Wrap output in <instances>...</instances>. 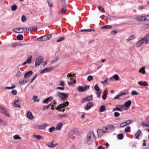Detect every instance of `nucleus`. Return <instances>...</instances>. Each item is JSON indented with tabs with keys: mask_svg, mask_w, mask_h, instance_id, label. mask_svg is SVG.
Returning <instances> with one entry per match:
<instances>
[{
	"mask_svg": "<svg viewBox=\"0 0 149 149\" xmlns=\"http://www.w3.org/2000/svg\"><path fill=\"white\" fill-rule=\"evenodd\" d=\"M96 139V137L93 131L89 132L87 134V141L89 144Z\"/></svg>",
	"mask_w": 149,
	"mask_h": 149,
	"instance_id": "f257e3e1",
	"label": "nucleus"
},
{
	"mask_svg": "<svg viewBox=\"0 0 149 149\" xmlns=\"http://www.w3.org/2000/svg\"><path fill=\"white\" fill-rule=\"evenodd\" d=\"M57 95L58 96L63 100H66L68 99V95L65 93L58 92L57 93Z\"/></svg>",
	"mask_w": 149,
	"mask_h": 149,
	"instance_id": "f03ea898",
	"label": "nucleus"
},
{
	"mask_svg": "<svg viewBox=\"0 0 149 149\" xmlns=\"http://www.w3.org/2000/svg\"><path fill=\"white\" fill-rule=\"evenodd\" d=\"M114 129V126L111 125H109L106 127H103V129H105L107 133L113 131Z\"/></svg>",
	"mask_w": 149,
	"mask_h": 149,
	"instance_id": "7ed1b4c3",
	"label": "nucleus"
},
{
	"mask_svg": "<svg viewBox=\"0 0 149 149\" xmlns=\"http://www.w3.org/2000/svg\"><path fill=\"white\" fill-rule=\"evenodd\" d=\"M69 104V103L68 101L64 102L63 103H61L56 108V109L57 110L61 111V109L65 107L68 106Z\"/></svg>",
	"mask_w": 149,
	"mask_h": 149,
	"instance_id": "20e7f679",
	"label": "nucleus"
},
{
	"mask_svg": "<svg viewBox=\"0 0 149 149\" xmlns=\"http://www.w3.org/2000/svg\"><path fill=\"white\" fill-rule=\"evenodd\" d=\"M89 88V86L87 85L85 87L81 86H79L77 88V91L79 92H82L86 91Z\"/></svg>",
	"mask_w": 149,
	"mask_h": 149,
	"instance_id": "39448f33",
	"label": "nucleus"
},
{
	"mask_svg": "<svg viewBox=\"0 0 149 149\" xmlns=\"http://www.w3.org/2000/svg\"><path fill=\"white\" fill-rule=\"evenodd\" d=\"M43 59V58L42 56L38 57L36 60L35 63V66L36 67L38 66L42 62Z\"/></svg>",
	"mask_w": 149,
	"mask_h": 149,
	"instance_id": "423d86ee",
	"label": "nucleus"
},
{
	"mask_svg": "<svg viewBox=\"0 0 149 149\" xmlns=\"http://www.w3.org/2000/svg\"><path fill=\"white\" fill-rule=\"evenodd\" d=\"M124 108V105L123 104L118 105L116 106V107L114 108L113 109V111H123V109Z\"/></svg>",
	"mask_w": 149,
	"mask_h": 149,
	"instance_id": "0eeeda50",
	"label": "nucleus"
},
{
	"mask_svg": "<svg viewBox=\"0 0 149 149\" xmlns=\"http://www.w3.org/2000/svg\"><path fill=\"white\" fill-rule=\"evenodd\" d=\"M146 39V38L144 37L142 39L139 40L136 44L135 45L136 47H138L141 46L143 43L146 42L145 39Z\"/></svg>",
	"mask_w": 149,
	"mask_h": 149,
	"instance_id": "6e6552de",
	"label": "nucleus"
},
{
	"mask_svg": "<svg viewBox=\"0 0 149 149\" xmlns=\"http://www.w3.org/2000/svg\"><path fill=\"white\" fill-rule=\"evenodd\" d=\"M97 132L98 136L100 137H101L103 135V134L107 133L105 129H99L97 130Z\"/></svg>",
	"mask_w": 149,
	"mask_h": 149,
	"instance_id": "1a4fd4ad",
	"label": "nucleus"
},
{
	"mask_svg": "<svg viewBox=\"0 0 149 149\" xmlns=\"http://www.w3.org/2000/svg\"><path fill=\"white\" fill-rule=\"evenodd\" d=\"M141 125L143 127H149V116L146 118V121L143 122L142 123Z\"/></svg>",
	"mask_w": 149,
	"mask_h": 149,
	"instance_id": "9d476101",
	"label": "nucleus"
},
{
	"mask_svg": "<svg viewBox=\"0 0 149 149\" xmlns=\"http://www.w3.org/2000/svg\"><path fill=\"white\" fill-rule=\"evenodd\" d=\"M58 145V143H55L54 141H52L51 144L49 143H48L47 144V146L51 148H53L55 147L56 146H57Z\"/></svg>",
	"mask_w": 149,
	"mask_h": 149,
	"instance_id": "9b49d317",
	"label": "nucleus"
},
{
	"mask_svg": "<svg viewBox=\"0 0 149 149\" xmlns=\"http://www.w3.org/2000/svg\"><path fill=\"white\" fill-rule=\"evenodd\" d=\"M92 99V95H90L84 97L83 100L81 101V103H84L87 101L91 100Z\"/></svg>",
	"mask_w": 149,
	"mask_h": 149,
	"instance_id": "f8f14e48",
	"label": "nucleus"
},
{
	"mask_svg": "<svg viewBox=\"0 0 149 149\" xmlns=\"http://www.w3.org/2000/svg\"><path fill=\"white\" fill-rule=\"evenodd\" d=\"M29 81V79H22L19 80V83L20 85H23L26 84Z\"/></svg>",
	"mask_w": 149,
	"mask_h": 149,
	"instance_id": "ddd939ff",
	"label": "nucleus"
},
{
	"mask_svg": "<svg viewBox=\"0 0 149 149\" xmlns=\"http://www.w3.org/2000/svg\"><path fill=\"white\" fill-rule=\"evenodd\" d=\"M42 37L43 40L44 41L49 39L52 37V35L49 34L47 35H44L42 36Z\"/></svg>",
	"mask_w": 149,
	"mask_h": 149,
	"instance_id": "4468645a",
	"label": "nucleus"
},
{
	"mask_svg": "<svg viewBox=\"0 0 149 149\" xmlns=\"http://www.w3.org/2000/svg\"><path fill=\"white\" fill-rule=\"evenodd\" d=\"M52 69V68L51 67L46 68L43 69V70H42L41 71L40 73L42 74L51 71Z\"/></svg>",
	"mask_w": 149,
	"mask_h": 149,
	"instance_id": "2eb2a0df",
	"label": "nucleus"
},
{
	"mask_svg": "<svg viewBox=\"0 0 149 149\" xmlns=\"http://www.w3.org/2000/svg\"><path fill=\"white\" fill-rule=\"evenodd\" d=\"M0 109L1 110V111H0L1 113L4 114L7 116L9 117L10 116V115L7 113L6 110L3 107L1 106Z\"/></svg>",
	"mask_w": 149,
	"mask_h": 149,
	"instance_id": "dca6fc26",
	"label": "nucleus"
},
{
	"mask_svg": "<svg viewBox=\"0 0 149 149\" xmlns=\"http://www.w3.org/2000/svg\"><path fill=\"white\" fill-rule=\"evenodd\" d=\"M22 28L18 27L14 29L13 31L15 33H22Z\"/></svg>",
	"mask_w": 149,
	"mask_h": 149,
	"instance_id": "f3484780",
	"label": "nucleus"
},
{
	"mask_svg": "<svg viewBox=\"0 0 149 149\" xmlns=\"http://www.w3.org/2000/svg\"><path fill=\"white\" fill-rule=\"evenodd\" d=\"M127 93L126 92H120L119 93L118 95H116L114 97V99L115 100L118 99H119V97L123 95H126Z\"/></svg>",
	"mask_w": 149,
	"mask_h": 149,
	"instance_id": "a211bd4d",
	"label": "nucleus"
},
{
	"mask_svg": "<svg viewBox=\"0 0 149 149\" xmlns=\"http://www.w3.org/2000/svg\"><path fill=\"white\" fill-rule=\"evenodd\" d=\"M93 106V104L91 102H89L86 105V106L85 107V109L86 110H89Z\"/></svg>",
	"mask_w": 149,
	"mask_h": 149,
	"instance_id": "6ab92c4d",
	"label": "nucleus"
},
{
	"mask_svg": "<svg viewBox=\"0 0 149 149\" xmlns=\"http://www.w3.org/2000/svg\"><path fill=\"white\" fill-rule=\"evenodd\" d=\"M48 125L47 123H45L42 125H40L38 126V128L39 130L44 129L45 127L48 126Z\"/></svg>",
	"mask_w": 149,
	"mask_h": 149,
	"instance_id": "aec40b11",
	"label": "nucleus"
},
{
	"mask_svg": "<svg viewBox=\"0 0 149 149\" xmlns=\"http://www.w3.org/2000/svg\"><path fill=\"white\" fill-rule=\"evenodd\" d=\"M141 133V131L139 130L135 134V136L137 139H139L140 138L139 135Z\"/></svg>",
	"mask_w": 149,
	"mask_h": 149,
	"instance_id": "412c9836",
	"label": "nucleus"
},
{
	"mask_svg": "<svg viewBox=\"0 0 149 149\" xmlns=\"http://www.w3.org/2000/svg\"><path fill=\"white\" fill-rule=\"evenodd\" d=\"M33 72L31 70L29 71L26 72L24 75V78H26L29 77V76L31 75V74H33Z\"/></svg>",
	"mask_w": 149,
	"mask_h": 149,
	"instance_id": "4be33fe9",
	"label": "nucleus"
},
{
	"mask_svg": "<svg viewBox=\"0 0 149 149\" xmlns=\"http://www.w3.org/2000/svg\"><path fill=\"white\" fill-rule=\"evenodd\" d=\"M132 104V102L130 100H128L125 102L124 107H127L130 106Z\"/></svg>",
	"mask_w": 149,
	"mask_h": 149,
	"instance_id": "5701e85b",
	"label": "nucleus"
},
{
	"mask_svg": "<svg viewBox=\"0 0 149 149\" xmlns=\"http://www.w3.org/2000/svg\"><path fill=\"white\" fill-rule=\"evenodd\" d=\"M63 126V123H59L56 127V130H61Z\"/></svg>",
	"mask_w": 149,
	"mask_h": 149,
	"instance_id": "b1692460",
	"label": "nucleus"
},
{
	"mask_svg": "<svg viewBox=\"0 0 149 149\" xmlns=\"http://www.w3.org/2000/svg\"><path fill=\"white\" fill-rule=\"evenodd\" d=\"M144 38H146L145 39L146 40L145 44H147L149 43V33H147L145 36Z\"/></svg>",
	"mask_w": 149,
	"mask_h": 149,
	"instance_id": "393cba45",
	"label": "nucleus"
},
{
	"mask_svg": "<svg viewBox=\"0 0 149 149\" xmlns=\"http://www.w3.org/2000/svg\"><path fill=\"white\" fill-rule=\"evenodd\" d=\"M53 98V97L50 96L44 100L43 101V102L44 103H47L50 100H52Z\"/></svg>",
	"mask_w": 149,
	"mask_h": 149,
	"instance_id": "a878e982",
	"label": "nucleus"
},
{
	"mask_svg": "<svg viewBox=\"0 0 149 149\" xmlns=\"http://www.w3.org/2000/svg\"><path fill=\"white\" fill-rule=\"evenodd\" d=\"M106 110L105 107L104 105H101L99 108V111L100 112H102L105 111Z\"/></svg>",
	"mask_w": 149,
	"mask_h": 149,
	"instance_id": "bb28decb",
	"label": "nucleus"
},
{
	"mask_svg": "<svg viewBox=\"0 0 149 149\" xmlns=\"http://www.w3.org/2000/svg\"><path fill=\"white\" fill-rule=\"evenodd\" d=\"M144 16L137 17H135V19L138 21H144Z\"/></svg>",
	"mask_w": 149,
	"mask_h": 149,
	"instance_id": "cd10ccee",
	"label": "nucleus"
},
{
	"mask_svg": "<svg viewBox=\"0 0 149 149\" xmlns=\"http://www.w3.org/2000/svg\"><path fill=\"white\" fill-rule=\"evenodd\" d=\"M27 118L30 119H32L33 118L32 113L30 111H28L27 113Z\"/></svg>",
	"mask_w": 149,
	"mask_h": 149,
	"instance_id": "c85d7f7f",
	"label": "nucleus"
},
{
	"mask_svg": "<svg viewBox=\"0 0 149 149\" xmlns=\"http://www.w3.org/2000/svg\"><path fill=\"white\" fill-rule=\"evenodd\" d=\"M37 29V27L35 26H30L28 28V30L33 31Z\"/></svg>",
	"mask_w": 149,
	"mask_h": 149,
	"instance_id": "c756f323",
	"label": "nucleus"
},
{
	"mask_svg": "<svg viewBox=\"0 0 149 149\" xmlns=\"http://www.w3.org/2000/svg\"><path fill=\"white\" fill-rule=\"evenodd\" d=\"M66 9V6L65 4H63L62 5V14L63 15L65 12Z\"/></svg>",
	"mask_w": 149,
	"mask_h": 149,
	"instance_id": "7c9ffc66",
	"label": "nucleus"
},
{
	"mask_svg": "<svg viewBox=\"0 0 149 149\" xmlns=\"http://www.w3.org/2000/svg\"><path fill=\"white\" fill-rule=\"evenodd\" d=\"M32 56H28V58L27 59L26 62L29 64H30L31 62V58Z\"/></svg>",
	"mask_w": 149,
	"mask_h": 149,
	"instance_id": "2f4dec72",
	"label": "nucleus"
},
{
	"mask_svg": "<svg viewBox=\"0 0 149 149\" xmlns=\"http://www.w3.org/2000/svg\"><path fill=\"white\" fill-rule=\"evenodd\" d=\"M17 39L18 40H21L23 39V36L22 35H19L17 36Z\"/></svg>",
	"mask_w": 149,
	"mask_h": 149,
	"instance_id": "473e14b6",
	"label": "nucleus"
},
{
	"mask_svg": "<svg viewBox=\"0 0 149 149\" xmlns=\"http://www.w3.org/2000/svg\"><path fill=\"white\" fill-rule=\"evenodd\" d=\"M125 133L130 132V127L129 126L126 127L125 130Z\"/></svg>",
	"mask_w": 149,
	"mask_h": 149,
	"instance_id": "72a5a7b5",
	"label": "nucleus"
},
{
	"mask_svg": "<svg viewBox=\"0 0 149 149\" xmlns=\"http://www.w3.org/2000/svg\"><path fill=\"white\" fill-rule=\"evenodd\" d=\"M17 8V6L15 4L13 5L11 7V9L12 11L15 10Z\"/></svg>",
	"mask_w": 149,
	"mask_h": 149,
	"instance_id": "f704fd0d",
	"label": "nucleus"
},
{
	"mask_svg": "<svg viewBox=\"0 0 149 149\" xmlns=\"http://www.w3.org/2000/svg\"><path fill=\"white\" fill-rule=\"evenodd\" d=\"M112 27V26L110 25H104L103 26H102V29H111Z\"/></svg>",
	"mask_w": 149,
	"mask_h": 149,
	"instance_id": "c9c22d12",
	"label": "nucleus"
},
{
	"mask_svg": "<svg viewBox=\"0 0 149 149\" xmlns=\"http://www.w3.org/2000/svg\"><path fill=\"white\" fill-rule=\"evenodd\" d=\"M135 38V36L134 35H132L130 36L127 39V40L128 41H129L130 40L134 39Z\"/></svg>",
	"mask_w": 149,
	"mask_h": 149,
	"instance_id": "e433bc0d",
	"label": "nucleus"
},
{
	"mask_svg": "<svg viewBox=\"0 0 149 149\" xmlns=\"http://www.w3.org/2000/svg\"><path fill=\"white\" fill-rule=\"evenodd\" d=\"M22 73L19 70L18 71L16 74V76L18 78L20 77L22 75Z\"/></svg>",
	"mask_w": 149,
	"mask_h": 149,
	"instance_id": "4c0bfd02",
	"label": "nucleus"
},
{
	"mask_svg": "<svg viewBox=\"0 0 149 149\" xmlns=\"http://www.w3.org/2000/svg\"><path fill=\"white\" fill-rule=\"evenodd\" d=\"M139 72H141L143 74H144L146 72L145 70V68L144 67H142L139 71Z\"/></svg>",
	"mask_w": 149,
	"mask_h": 149,
	"instance_id": "58836bf2",
	"label": "nucleus"
},
{
	"mask_svg": "<svg viewBox=\"0 0 149 149\" xmlns=\"http://www.w3.org/2000/svg\"><path fill=\"white\" fill-rule=\"evenodd\" d=\"M33 136L34 137L36 138L38 140L41 139L42 137V136L40 135L34 134Z\"/></svg>",
	"mask_w": 149,
	"mask_h": 149,
	"instance_id": "ea45409f",
	"label": "nucleus"
},
{
	"mask_svg": "<svg viewBox=\"0 0 149 149\" xmlns=\"http://www.w3.org/2000/svg\"><path fill=\"white\" fill-rule=\"evenodd\" d=\"M112 77H113V78L114 79H115L116 80H118L119 79V77L118 76V75L117 74H115L114 75H113Z\"/></svg>",
	"mask_w": 149,
	"mask_h": 149,
	"instance_id": "a19ab883",
	"label": "nucleus"
},
{
	"mask_svg": "<svg viewBox=\"0 0 149 149\" xmlns=\"http://www.w3.org/2000/svg\"><path fill=\"white\" fill-rule=\"evenodd\" d=\"M81 31L83 32H88L92 31V30L91 29H81Z\"/></svg>",
	"mask_w": 149,
	"mask_h": 149,
	"instance_id": "79ce46f5",
	"label": "nucleus"
},
{
	"mask_svg": "<svg viewBox=\"0 0 149 149\" xmlns=\"http://www.w3.org/2000/svg\"><path fill=\"white\" fill-rule=\"evenodd\" d=\"M67 115V114H63L62 115H60V114H59L58 115V117L60 119H62L63 118L65 117Z\"/></svg>",
	"mask_w": 149,
	"mask_h": 149,
	"instance_id": "37998d69",
	"label": "nucleus"
},
{
	"mask_svg": "<svg viewBox=\"0 0 149 149\" xmlns=\"http://www.w3.org/2000/svg\"><path fill=\"white\" fill-rule=\"evenodd\" d=\"M65 39V37H60L57 40L56 42H59Z\"/></svg>",
	"mask_w": 149,
	"mask_h": 149,
	"instance_id": "c03bdc74",
	"label": "nucleus"
},
{
	"mask_svg": "<svg viewBox=\"0 0 149 149\" xmlns=\"http://www.w3.org/2000/svg\"><path fill=\"white\" fill-rule=\"evenodd\" d=\"M52 104L49 103L48 105L44 106L43 107V110H45L46 109H48L49 107Z\"/></svg>",
	"mask_w": 149,
	"mask_h": 149,
	"instance_id": "a18cd8bd",
	"label": "nucleus"
},
{
	"mask_svg": "<svg viewBox=\"0 0 149 149\" xmlns=\"http://www.w3.org/2000/svg\"><path fill=\"white\" fill-rule=\"evenodd\" d=\"M123 137V135L122 134H120L117 135V138L118 139H122Z\"/></svg>",
	"mask_w": 149,
	"mask_h": 149,
	"instance_id": "49530a36",
	"label": "nucleus"
},
{
	"mask_svg": "<svg viewBox=\"0 0 149 149\" xmlns=\"http://www.w3.org/2000/svg\"><path fill=\"white\" fill-rule=\"evenodd\" d=\"M95 89L97 91H99L100 90V88L97 84H96L94 86Z\"/></svg>",
	"mask_w": 149,
	"mask_h": 149,
	"instance_id": "de8ad7c7",
	"label": "nucleus"
},
{
	"mask_svg": "<svg viewBox=\"0 0 149 149\" xmlns=\"http://www.w3.org/2000/svg\"><path fill=\"white\" fill-rule=\"evenodd\" d=\"M93 79V77L91 75L88 76L87 78V80L90 81Z\"/></svg>",
	"mask_w": 149,
	"mask_h": 149,
	"instance_id": "09e8293b",
	"label": "nucleus"
},
{
	"mask_svg": "<svg viewBox=\"0 0 149 149\" xmlns=\"http://www.w3.org/2000/svg\"><path fill=\"white\" fill-rule=\"evenodd\" d=\"M13 138L15 139L18 140L21 139V137L18 135H16L14 136Z\"/></svg>",
	"mask_w": 149,
	"mask_h": 149,
	"instance_id": "8fccbe9b",
	"label": "nucleus"
},
{
	"mask_svg": "<svg viewBox=\"0 0 149 149\" xmlns=\"http://www.w3.org/2000/svg\"><path fill=\"white\" fill-rule=\"evenodd\" d=\"M138 93L135 91H132L131 93V95H137L138 94Z\"/></svg>",
	"mask_w": 149,
	"mask_h": 149,
	"instance_id": "3c124183",
	"label": "nucleus"
},
{
	"mask_svg": "<svg viewBox=\"0 0 149 149\" xmlns=\"http://www.w3.org/2000/svg\"><path fill=\"white\" fill-rule=\"evenodd\" d=\"M26 20V18L24 15H22L21 17V21L22 22H24Z\"/></svg>",
	"mask_w": 149,
	"mask_h": 149,
	"instance_id": "603ef678",
	"label": "nucleus"
},
{
	"mask_svg": "<svg viewBox=\"0 0 149 149\" xmlns=\"http://www.w3.org/2000/svg\"><path fill=\"white\" fill-rule=\"evenodd\" d=\"M144 16V21L149 20V15H146Z\"/></svg>",
	"mask_w": 149,
	"mask_h": 149,
	"instance_id": "864d4df0",
	"label": "nucleus"
},
{
	"mask_svg": "<svg viewBox=\"0 0 149 149\" xmlns=\"http://www.w3.org/2000/svg\"><path fill=\"white\" fill-rule=\"evenodd\" d=\"M55 130V128L54 127L52 126V127L50 128L49 129V132L51 133L54 131Z\"/></svg>",
	"mask_w": 149,
	"mask_h": 149,
	"instance_id": "5fc2aeb1",
	"label": "nucleus"
},
{
	"mask_svg": "<svg viewBox=\"0 0 149 149\" xmlns=\"http://www.w3.org/2000/svg\"><path fill=\"white\" fill-rule=\"evenodd\" d=\"M12 94L13 95H16L17 94V91L15 90H13L11 91Z\"/></svg>",
	"mask_w": 149,
	"mask_h": 149,
	"instance_id": "6e6d98bb",
	"label": "nucleus"
},
{
	"mask_svg": "<svg viewBox=\"0 0 149 149\" xmlns=\"http://www.w3.org/2000/svg\"><path fill=\"white\" fill-rule=\"evenodd\" d=\"M125 122H126L125 124L127 125H129L130 123H131L132 122V121L131 120H127L126 121H125Z\"/></svg>",
	"mask_w": 149,
	"mask_h": 149,
	"instance_id": "4d7b16f0",
	"label": "nucleus"
},
{
	"mask_svg": "<svg viewBox=\"0 0 149 149\" xmlns=\"http://www.w3.org/2000/svg\"><path fill=\"white\" fill-rule=\"evenodd\" d=\"M59 58V57L57 56L55 58L54 60H53L52 62L53 63H55L58 61Z\"/></svg>",
	"mask_w": 149,
	"mask_h": 149,
	"instance_id": "13d9d810",
	"label": "nucleus"
},
{
	"mask_svg": "<svg viewBox=\"0 0 149 149\" xmlns=\"http://www.w3.org/2000/svg\"><path fill=\"white\" fill-rule=\"evenodd\" d=\"M125 123L126 122H125L122 123L120 124V126L121 127H123L126 126V125L125 124Z\"/></svg>",
	"mask_w": 149,
	"mask_h": 149,
	"instance_id": "bf43d9fd",
	"label": "nucleus"
},
{
	"mask_svg": "<svg viewBox=\"0 0 149 149\" xmlns=\"http://www.w3.org/2000/svg\"><path fill=\"white\" fill-rule=\"evenodd\" d=\"M15 86L14 85H13V86L11 87H6V88L7 89H13L15 88Z\"/></svg>",
	"mask_w": 149,
	"mask_h": 149,
	"instance_id": "052dcab7",
	"label": "nucleus"
},
{
	"mask_svg": "<svg viewBox=\"0 0 149 149\" xmlns=\"http://www.w3.org/2000/svg\"><path fill=\"white\" fill-rule=\"evenodd\" d=\"M101 91L100 90H99V91H97V96L98 97H100V96L101 93Z\"/></svg>",
	"mask_w": 149,
	"mask_h": 149,
	"instance_id": "680f3d73",
	"label": "nucleus"
},
{
	"mask_svg": "<svg viewBox=\"0 0 149 149\" xmlns=\"http://www.w3.org/2000/svg\"><path fill=\"white\" fill-rule=\"evenodd\" d=\"M67 77H71L70 78V79L71 80H72V77H74V75H72L71 74V73H69L67 75Z\"/></svg>",
	"mask_w": 149,
	"mask_h": 149,
	"instance_id": "e2e57ef3",
	"label": "nucleus"
},
{
	"mask_svg": "<svg viewBox=\"0 0 149 149\" xmlns=\"http://www.w3.org/2000/svg\"><path fill=\"white\" fill-rule=\"evenodd\" d=\"M0 124L3 125H6V123L0 119Z\"/></svg>",
	"mask_w": 149,
	"mask_h": 149,
	"instance_id": "0e129e2a",
	"label": "nucleus"
},
{
	"mask_svg": "<svg viewBox=\"0 0 149 149\" xmlns=\"http://www.w3.org/2000/svg\"><path fill=\"white\" fill-rule=\"evenodd\" d=\"M98 8V9L100 10V11L104 13V9L102 7L99 6Z\"/></svg>",
	"mask_w": 149,
	"mask_h": 149,
	"instance_id": "69168bd1",
	"label": "nucleus"
},
{
	"mask_svg": "<svg viewBox=\"0 0 149 149\" xmlns=\"http://www.w3.org/2000/svg\"><path fill=\"white\" fill-rule=\"evenodd\" d=\"M120 113L118 112H115L114 113V116L115 117H118L120 116Z\"/></svg>",
	"mask_w": 149,
	"mask_h": 149,
	"instance_id": "338daca9",
	"label": "nucleus"
},
{
	"mask_svg": "<svg viewBox=\"0 0 149 149\" xmlns=\"http://www.w3.org/2000/svg\"><path fill=\"white\" fill-rule=\"evenodd\" d=\"M47 2L48 3V4L49 6L52 7L53 6V4L49 0H47Z\"/></svg>",
	"mask_w": 149,
	"mask_h": 149,
	"instance_id": "774afa93",
	"label": "nucleus"
}]
</instances>
